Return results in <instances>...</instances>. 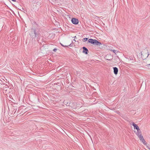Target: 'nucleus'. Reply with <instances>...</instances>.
Returning <instances> with one entry per match:
<instances>
[{"mask_svg": "<svg viewBox=\"0 0 150 150\" xmlns=\"http://www.w3.org/2000/svg\"><path fill=\"white\" fill-rule=\"evenodd\" d=\"M88 41L89 42L91 43L94 45H101V42H98L95 39H88Z\"/></svg>", "mask_w": 150, "mask_h": 150, "instance_id": "nucleus-1", "label": "nucleus"}, {"mask_svg": "<svg viewBox=\"0 0 150 150\" xmlns=\"http://www.w3.org/2000/svg\"><path fill=\"white\" fill-rule=\"evenodd\" d=\"M11 89L8 87H4L2 88V90L4 93H10V90Z\"/></svg>", "mask_w": 150, "mask_h": 150, "instance_id": "nucleus-2", "label": "nucleus"}, {"mask_svg": "<svg viewBox=\"0 0 150 150\" xmlns=\"http://www.w3.org/2000/svg\"><path fill=\"white\" fill-rule=\"evenodd\" d=\"M139 139L141 141V142L143 143V144L146 145H147V143L144 139L143 136L141 135L139 137Z\"/></svg>", "mask_w": 150, "mask_h": 150, "instance_id": "nucleus-3", "label": "nucleus"}, {"mask_svg": "<svg viewBox=\"0 0 150 150\" xmlns=\"http://www.w3.org/2000/svg\"><path fill=\"white\" fill-rule=\"evenodd\" d=\"M71 21L72 23L74 24H77L79 23L78 19L75 18H73L71 19Z\"/></svg>", "mask_w": 150, "mask_h": 150, "instance_id": "nucleus-4", "label": "nucleus"}, {"mask_svg": "<svg viewBox=\"0 0 150 150\" xmlns=\"http://www.w3.org/2000/svg\"><path fill=\"white\" fill-rule=\"evenodd\" d=\"M105 58L107 60H110L112 59V56L110 55H107L105 57Z\"/></svg>", "mask_w": 150, "mask_h": 150, "instance_id": "nucleus-5", "label": "nucleus"}, {"mask_svg": "<svg viewBox=\"0 0 150 150\" xmlns=\"http://www.w3.org/2000/svg\"><path fill=\"white\" fill-rule=\"evenodd\" d=\"M133 126H134V129H136L137 131H139L140 129L139 128V127L137 125L133 123L132 124Z\"/></svg>", "mask_w": 150, "mask_h": 150, "instance_id": "nucleus-6", "label": "nucleus"}, {"mask_svg": "<svg viewBox=\"0 0 150 150\" xmlns=\"http://www.w3.org/2000/svg\"><path fill=\"white\" fill-rule=\"evenodd\" d=\"M114 72L115 74H117L118 73V69L117 68L115 67L113 68Z\"/></svg>", "mask_w": 150, "mask_h": 150, "instance_id": "nucleus-7", "label": "nucleus"}, {"mask_svg": "<svg viewBox=\"0 0 150 150\" xmlns=\"http://www.w3.org/2000/svg\"><path fill=\"white\" fill-rule=\"evenodd\" d=\"M83 53H85L86 54H87V53H88L87 52L88 51V49L86 48L85 47H83Z\"/></svg>", "mask_w": 150, "mask_h": 150, "instance_id": "nucleus-8", "label": "nucleus"}, {"mask_svg": "<svg viewBox=\"0 0 150 150\" xmlns=\"http://www.w3.org/2000/svg\"><path fill=\"white\" fill-rule=\"evenodd\" d=\"M136 134L138 137L140 136L141 135H142L140 131V130L139 131H137Z\"/></svg>", "mask_w": 150, "mask_h": 150, "instance_id": "nucleus-9", "label": "nucleus"}, {"mask_svg": "<svg viewBox=\"0 0 150 150\" xmlns=\"http://www.w3.org/2000/svg\"><path fill=\"white\" fill-rule=\"evenodd\" d=\"M111 51H112L115 54H116V53L117 52V50H111Z\"/></svg>", "mask_w": 150, "mask_h": 150, "instance_id": "nucleus-10", "label": "nucleus"}, {"mask_svg": "<svg viewBox=\"0 0 150 150\" xmlns=\"http://www.w3.org/2000/svg\"><path fill=\"white\" fill-rule=\"evenodd\" d=\"M88 39V38H85L83 39V42H85Z\"/></svg>", "mask_w": 150, "mask_h": 150, "instance_id": "nucleus-11", "label": "nucleus"}, {"mask_svg": "<svg viewBox=\"0 0 150 150\" xmlns=\"http://www.w3.org/2000/svg\"><path fill=\"white\" fill-rule=\"evenodd\" d=\"M74 41L75 42H76V40H75V39L73 40V41H72V42H74Z\"/></svg>", "mask_w": 150, "mask_h": 150, "instance_id": "nucleus-12", "label": "nucleus"}, {"mask_svg": "<svg viewBox=\"0 0 150 150\" xmlns=\"http://www.w3.org/2000/svg\"><path fill=\"white\" fill-rule=\"evenodd\" d=\"M57 50V49H54L53 50V51L54 52H56Z\"/></svg>", "mask_w": 150, "mask_h": 150, "instance_id": "nucleus-13", "label": "nucleus"}, {"mask_svg": "<svg viewBox=\"0 0 150 150\" xmlns=\"http://www.w3.org/2000/svg\"><path fill=\"white\" fill-rule=\"evenodd\" d=\"M61 45H62V46H64V47H66V46H66H66L63 45L62 44H61Z\"/></svg>", "mask_w": 150, "mask_h": 150, "instance_id": "nucleus-14", "label": "nucleus"}, {"mask_svg": "<svg viewBox=\"0 0 150 150\" xmlns=\"http://www.w3.org/2000/svg\"><path fill=\"white\" fill-rule=\"evenodd\" d=\"M147 147L150 150V148H149V147L148 146H147Z\"/></svg>", "mask_w": 150, "mask_h": 150, "instance_id": "nucleus-15", "label": "nucleus"}, {"mask_svg": "<svg viewBox=\"0 0 150 150\" xmlns=\"http://www.w3.org/2000/svg\"><path fill=\"white\" fill-rule=\"evenodd\" d=\"M149 54H148V56H149Z\"/></svg>", "mask_w": 150, "mask_h": 150, "instance_id": "nucleus-16", "label": "nucleus"}, {"mask_svg": "<svg viewBox=\"0 0 150 150\" xmlns=\"http://www.w3.org/2000/svg\"><path fill=\"white\" fill-rule=\"evenodd\" d=\"M71 45V44H70V45H69L70 46H71L70 45Z\"/></svg>", "mask_w": 150, "mask_h": 150, "instance_id": "nucleus-17", "label": "nucleus"}]
</instances>
